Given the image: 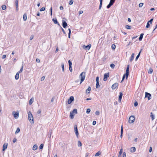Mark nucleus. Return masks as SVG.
I'll list each match as a JSON object with an SVG mask.
<instances>
[{
    "instance_id": "f257e3e1",
    "label": "nucleus",
    "mask_w": 157,
    "mask_h": 157,
    "mask_svg": "<svg viewBox=\"0 0 157 157\" xmlns=\"http://www.w3.org/2000/svg\"><path fill=\"white\" fill-rule=\"evenodd\" d=\"M28 119L32 124L34 123L33 117L30 111L28 113Z\"/></svg>"
},
{
    "instance_id": "f03ea898",
    "label": "nucleus",
    "mask_w": 157,
    "mask_h": 157,
    "mask_svg": "<svg viewBox=\"0 0 157 157\" xmlns=\"http://www.w3.org/2000/svg\"><path fill=\"white\" fill-rule=\"evenodd\" d=\"M86 76V73L84 72H82L80 75L79 76L80 77V83L81 84L85 80Z\"/></svg>"
},
{
    "instance_id": "7ed1b4c3",
    "label": "nucleus",
    "mask_w": 157,
    "mask_h": 157,
    "mask_svg": "<svg viewBox=\"0 0 157 157\" xmlns=\"http://www.w3.org/2000/svg\"><path fill=\"white\" fill-rule=\"evenodd\" d=\"M135 120V117L134 116H131L128 120V122L129 123L131 124L133 123Z\"/></svg>"
},
{
    "instance_id": "20e7f679",
    "label": "nucleus",
    "mask_w": 157,
    "mask_h": 157,
    "mask_svg": "<svg viewBox=\"0 0 157 157\" xmlns=\"http://www.w3.org/2000/svg\"><path fill=\"white\" fill-rule=\"evenodd\" d=\"M74 131L75 133L76 134L77 137H78L79 133L78 131L77 126L76 125H75L74 126Z\"/></svg>"
},
{
    "instance_id": "39448f33",
    "label": "nucleus",
    "mask_w": 157,
    "mask_h": 157,
    "mask_svg": "<svg viewBox=\"0 0 157 157\" xmlns=\"http://www.w3.org/2000/svg\"><path fill=\"white\" fill-rule=\"evenodd\" d=\"M91 46L90 44H89L86 46L83 45L82 46V48L86 50H89Z\"/></svg>"
},
{
    "instance_id": "423d86ee",
    "label": "nucleus",
    "mask_w": 157,
    "mask_h": 157,
    "mask_svg": "<svg viewBox=\"0 0 157 157\" xmlns=\"http://www.w3.org/2000/svg\"><path fill=\"white\" fill-rule=\"evenodd\" d=\"M115 1V0H110L109 4L107 6V8L108 9L110 8V7L113 5Z\"/></svg>"
},
{
    "instance_id": "0eeeda50",
    "label": "nucleus",
    "mask_w": 157,
    "mask_h": 157,
    "mask_svg": "<svg viewBox=\"0 0 157 157\" xmlns=\"http://www.w3.org/2000/svg\"><path fill=\"white\" fill-rule=\"evenodd\" d=\"M109 76V73H105L104 75L103 80L104 81H106L107 80V78Z\"/></svg>"
},
{
    "instance_id": "6e6552de",
    "label": "nucleus",
    "mask_w": 157,
    "mask_h": 157,
    "mask_svg": "<svg viewBox=\"0 0 157 157\" xmlns=\"http://www.w3.org/2000/svg\"><path fill=\"white\" fill-rule=\"evenodd\" d=\"M118 86V83L116 82L113 84L111 88L113 90H114L116 88H117Z\"/></svg>"
},
{
    "instance_id": "1a4fd4ad",
    "label": "nucleus",
    "mask_w": 157,
    "mask_h": 157,
    "mask_svg": "<svg viewBox=\"0 0 157 157\" xmlns=\"http://www.w3.org/2000/svg\"><path fill=\"white\" fill-rule=\"evenodd\" d=\"M151 95L150 94L147 93L145 92V98H147L149 100L151 99Z\"/></svg>"
},
{
    "instance_id": "9d476101",
    "label": "nucleus",
    "mask_w": 157,
    "mask_h": 157,
    "mask_svg": "<svg viewBox=\"0 0 157 157\" xmlns=\"http://www.w3.org/2000/svg\"><path fill=\"white\" fill-rule=\"evenodd\" d=\"M74 98L73 96H71L68 99L67 102L68 104H71L74 101Z\"/></svg>"
},
{
    "instance_id": "9b49d317",
    "label": "nucleus",
    "mask_w": 157,
    "mask_h": 157,
    "mask_svg": "<svg viewBox=\"0 0 157 157\" xmlns=\"http://www.w3.org/2000/svg\"><path fill=\"white\" fill-rule=\"evenodd\" d=\"M62 26L64 28H65L67 26V22L64 20H62Z\"/></svg>"
},
{
    "instance_id": "f8f14e48",
    "label": "nucleus",
    "mask_w": 157,
    "mask_h": 157,
    "mask_svg": "<svg viewBox=\"0 0 157 157\" xmlns=\"http://www.w3.org/2000/svg\"><path fill=\"white\" fill-rule=\"evenodd\" d=\"M123 95V94L122 92H120L119 93V95L118 101H119L121 102L122 98Z\"/></svg>"
},
{
    "instance_id": "ddd939ff",
    "label": "nucleus",
    "mask_w": 157,
    "mask_h": 157,
    "mask_svg": "<svg viewBox=\"0 0 157 157\" xmlns=\"http://www.w3.org/2000/svg\"><path fill=\"white\" fill-rule=\"evenodd\" d=\"M7 144H4L2 147V151H4L7 148Z\"/></svg>"
},
{
    "instance_id": "4468645a",
    "label": "nucleus",
    "mask_w": 157,
    "mask_h": 157,
    "mask_svg": "<svg viewBox=\"0 0 157 157\" xmlns=\"http://www.w3.org/2000/svg\"><path fill=\"white\" fill-rule=\"evenodd\" d=\"M134 56V53H133L132 54L131 56L130 57V58L129 59V61L130 62H132V60H133Z\"/></svg>"
},
{
    "instance_id": "2eb2a0df",
    "label": "nucleus",
    "mask_w": 157,
    "mask_h": 157,
    "mask_svg": "<svg viewBox=\"0 0 157 157\" xmlns=\"http://www.w3.org/2000/svg\"><path fill=\"white\" fill-rule=\"evenodd\" d=\"M14 117L15 119H17L19 117V113L17 112H14Z\"/></svg>"
},
{
    "instance_id": "dca6fc26",
    "label": "nucleus",
    "mask_w": 157,
    "mask_h": 157,
    "mask_svg": "<svg viewBox=\"0 0 157 157\" xmlns=\"http://www.w3.org/2000/svg\"><path fill=\"white\" fill-rule=\"evenodd\" d=\"M91 90V88L89 86L88 88L86 89V94H90V91Z\"/></svg>"
},
{
    "instance_id": "f3484780",
    "label": "nucleus",
    "mask_w": 157,
    "mask_h": 157,
    "mask_svg": "<svg viewBox=\"0 0 157 157\" xmlns=\"http://www.w3.org/2000/svg\"><path fill=\"white\" fill-rule=\"evenodd\" d=\"M136 150V148L135 147H132L130 148V151L131 152H134Z\"/></svg>"
},
{
    "instance_id": "a211bd4d",
    "label": "nucleus",
    "mask_w": 157,
    "mask_h": 157,
    "mask_svg": "<svg viewBox=\"0 0 157 157\" xmlns=\"http://www.w3.org/2000/svg\"><path fill=\"white\" fill-rule=\"evenodd\" d=\"M38 146L36 144H35L33 145V150H36L37 149Z\"/></svg>"
},
{
    "instance_id": "6ab92c4d",
    "label": "nucleus",
    "mask_w": 157,
    "mask_h": 157,
    "mask_svg": "<svg viewBox=\"0 0 157 157\" xmlns=\"http://www.w3.org/2000/svg\"><path fill=\"white\" fill-rule=\"evenodd\" d=\"M34 98H32L29 101V105H31L33 102Z\"/></svg>"
},
{
    "instance_id": "aec40b11",
    "label": "nucleus",
    "mask_w": 157,
    "mask_h": 157,
    "mask_svg": "<svg viewBox=\"0 0 157 157\" xmlns=\"http://www.w3.org/2000/svg\"><path fill=\"white\" fill-rule=\"evenodd\" d=\"M142 51V49H140V52H139L138 54L137 55V56H136V59H135L136 61L138 59V58H139V57L140 56V53H141V52Z\"/></svg>"
},
{
    "instance_id": "412c9836",
    "label": "nucleus",
    "mask_w": 157,
    "mask_h": 157,
    "mask_svg": "<svg viewBox=\"0 0 157 157\" xmlns=\"http://www.w3.org/2000/svg\"><path fill=\"white\" fill-rule=\"evenodd\" d=\"M150 114H151L150 117H151V118L152 120H154L155 118V116L153 114L152 112H151L150 113Z\"/></svg>"
},
{
    "instance_id": "4be33fe9",
    "label": "nucleus",
    "mask_w": 157,
    "mask_h": 157,
    "mask_svg": "<svg viewBox=\"0 0 157 157\" xmlns=\"http://www.w3.org/2000/svg\"><path fill=\"white\" fill-rule=\"evenodd\" d=\"M19 73H17L15 76V79L16 80H17L19 79Z\"/></svg>"
},
{
    "instance_id": "5701e85b",
    "label": "nucleus",
    "mask_w": 157,
    "mask_h": 157,
    "mask_svg": "<svg viewBox=\"0 0 157 157\" xmlns=\"http://www.w3.org/2000/svg\"><path fill=\"white\" fill-rule=\"evenodd\" d=\"M124 75H125L126 77V79H127L129 75V71H126L125 74H124Z\"/></svg>"
},
{
    "instance_id": "b1692460",
    "label": "nucleus",
    "mask_w": 157,
    "mask_h": 157,
    "mask_svg": "<svg viewBox=\"0 0 157 157\" xmlns=\"http://www.w3.org/2000/svg\"><path fill=\"white\" fill-rule=\"evenodd\" d=\"M144 35L143 33H141L140 35V36L139 37V40L140 41H141L143 37V36Z\"/></svg>"
},
{
    "instance_id": "393cba45",
    "label": "nucleus",
    "mask_w": 157,
    "mask_h": 157,
    "mask_svg": "<svg viewBox=\"0 0 157 157\" xmlns=\"http://www.w3.org/2000/svg\"><path fill=\"white\" fill-rule=\"evenodd\" d=\"M23 19L24 21H26L27 19V15L26 13H24L23 16Z\"/></svg>"
},
{
    "instance_id": "a878e982",
    "label": "nucleus",
    "mask_w": 157,
    "mask_h": 157,
    "mask_svg": "<svg viewBox=\"0 0 157 157\" xmlns=\"http://www.w3.org/2000/svg\"><path fill=\"white\" fill-rule=\"evenodd\" d=\"M23 64H22V67H21V69H20V70L18 71V73H19V74L21 73L23 70Z\"/></svg>"
},
{
    "instance_id": "bb28decb",
    "label": "nucleus",
    "mask_w": 157,
    "mask_h": 157,
    "mask_svg": "<svg viewBox=\"0 0 157 157\" xmlns=\"http://www.w3.org/2000/svg\"><path fill=\"white\" fill-rule=\"evenodd\" d=\"M70 116L71 119H72L74 118V114L71 112L70 113Z\"/></svg>"
},
{
    "instance_id": "cd10ccee",
    "label": "nucleus",
    "mask_w": 157,
    "mask_h": 157,
    "mask_svg": "<svg viewBox=\"0 0 157 157\" xmlns=\"http://www.w3.org/2000/svg\"><path fill=\"white\" fill-rule=\"evenodd\" d=\"M72 113H73V114L75 113L77 114V109H74L72 112H71Z\"/></svg>"
},
{
    "instance_id": "c85d7f7f",
    "label": "nucleus",
    "mask_w": 157,
    "mask_h": 157,
    "mask_svg": "<svg viewBox=\"0 0 157 157\" xmlns=\"http://www.w3.org/2000/svg\"><path fill=\"white\" fill-rule=\"evenodd\" d=\"M153 71V70L152 69L150 68L149 69L148 73L150 74H151L152 73Z\"/></svg>"
},
{
    "instance_id": "c756f323",
    "label": "nucleus",
    "mask_w": 157,
    "mask_h": 157,
    "mask_svg": "<svg viewBox=\"0 0 157 157\" xmlns=\"http://www.w3.org/2000/svg\"><path fill=\"white\" fill-rule=\"evenodd\" d=\"M52 21H53L54 23L55 24H57V23H58L57 20L56 18H53L52 19Z\"/></svg>"
},
{
    "instance_id": "7c9ffc66",
    "label": "nucleus",
    "mask_w": 157,
    "mask_h": 157,
    "mask_svg": "<svg viewBox=\"0 0 157 157\" xmlns=\"http://www.w3.org/2000/svg\"><path fill=\"white\" fill-rule=\"evenodd\" d=\"M18 1L17 0H16L15 1V5L16 7L17 10V7H18Z\"/></svg>"
},
{
    "instance_id": "2f4dec72",
    "label": "nucleus",
    "mask_w": 157,
    "mask_h": 157,
    "mask_svg": "<svg viewBox=\"0 0 157 157\" xmlns=\"http://www.w3.org/2000/svg\"><path fill=\"white\" fill-rule=\"evenodd\" d=\"M102 0H100V5H99V10H100L101 8V7L102 6Z\"/></svg>"
},
{
    "instance_id": "473e14b6",
    "label": "nucleus",
    "mask_w": 157,
    "mask_h": 157,
    "mask_svg": "<svg viewBox=\"0 0 157 157\" xmlns=\"http://www.w3.org/2000/svg\"><path fill=\"white\" fill-rule=\"evenodd\" d=\"M68 30L69 31V32L68 33V38H70V35H71V30L70 29H68Z\"/></svg>"
},
{
    "instance_id": "72a5a7b5",
    "label": "nucleus",
    "mask_w": 157,
    "mask_h": 157,
    "mask_svg": "<svg viewBox=\"0 0 157 157\" xmlns=\"http://www.w3.org/2000/svg\"><path fill=\"white\" fill-rule=\"evenodd\" d=\"M78 147H81L82 146V143L79 140L78 141Z\"/></svg>"
},
{
    "instance_id": "f704fd0d",
    "label": "nucleus",
    "mask_w": 157,
    "mask_h": 157,
    "mask_svg": "<svg viewBox=\"0 0 157 157\" xmlns=\"http://www.w3.org/2000/svg\"><path fill=\"white\" fill-rule=\"evenodd\" d=\"M99 82H96V87L97 88H98L99 87Z\"/></svg>"
},
{
    "instance_id": "c9c22d12",
    "label": "nucleus",
    "mask_w": 157,
    "mask_h": 157,
    "mask_svg": "<svg viewBox=\"0 0 157 157\" xmlns=\"http://www.w3.org/2000/svg\"><path fill=\"white\" fill-rule=\"evenodd\" d=\"M125 28L126 29H130L131 28V27L128 25H126L125 26Z\"/></svg>"
},
{
    "instance_id": "e433bc0d",
    "label": "nucleus",
    "mask_w": 157,
    "mask_h": 157,
    "mask_svg": "<svg viewBox=\"0 0 157 157\" xmlns=\"http://www.w3.org/2000/svg\"><path fill=\"white\" fill-rule=\"evenodd\" d=\"M111 48H112L113 50L115 49V48H116V45H115L114 44H113L112 45Z\"/></svg>"
},
{
    "instance_id": "4c0bfd02",
    "label": "nucleus",
    "mask_w": 157,
    "mask_h": 157,
    "mask_svg": "<svg viewBox=\"0 0 157 157\" xmlns=\"http://www.w3.org/2000/svg\"><path fill=\"white\" fill-rule=\"evenodd\" d=\"M20 131V129L19 128H18L16 131L15 134H16L17 133H18Z\"/></svg>"
},
{
    "instance_id": "58836bf2",
    "label": "nucleus",
    "mask_w": 157,
    "mask_h": 157,
    "mask_svg": "<svg viewBox=\"0 0 157 157\" xmlns=\"http://www.w3.org/2000/svg\"><path fill=\"white\" fill-rule=\"evenodd\" d=\"M44 147V144H41L39 147V149H43Z\"/></svg>"
},
{
    "instance_id": "ea45409f",
    "label": "nucleus",
    "mask_w": 157,
    "mask_h": 157,
    "mask_svg": "<svg viewBox=\"0 0 157 157\" xmlns=\"http://www.w3.org/2000/svg\"><path fill=\"white\" fill-rule=\"evenodd\" d=\"M2 8L3 10H5L6 9V6L5 5H3L2 6Z\"/></svg>"
},
{
    "instance_id": "a19ab883",
    "label": "nucleus",
    "mask_w": 157,
    "mask_h": 157,
    "mask_svg": "<svg viewBox=\"0 0 157 157\" xmlns=\"http://www.w3.org/2000/svg\"><path fill=\"white\" fill-rule=\"evenodd\" d=\"M90 112V109H87L86 110V113L87 114H89Z\"/></svg>"
},
{
    "instance_id": "79ce46f5",
    "label": "nucleus",
    "mask_w": 157,
    "mask_h": 157,
    "mask_svg": "<svg viewBox=\"0 0 157 157\" xmlns=\"http://www.w3.org/2000/svg\"><path fill=\"white\" fill-rule=\"evenodd\" d=\"M153 18H151L148 22L149 23H150L151 24H152V21H153Z\"/></svg>"
},
{
    "instance_id": "37998d69",
    "label": "nucleus",
    "mask_w": 157,
    "mask_h": 157,
    "mask_svg": "<svg viewBox=\"0 0 157 157\" xmlns=\"http://www.w3.org/2000/svg\"><path fill=\"white\" fill-rule=\"evenodd\" d=\"M73 3V0H71L69 1V5H71Z\"/></svg>"
},
{
    "instance_id": "c03bdc74",
    "label": "nucleus",
    "mask_w": 157,
    "mask_h": 157,
    "mask_svg": "<svg viewBox=\"0 0 157 157\" xmlns=\"http://www.w3.org/2000/svg\"><path fill=\"white\" fill-rule=\"evenodd\" d=\"M150 23H149L148 22H147V25L146 26V27L147 28H148L149 27H150V24H149Z\"/></svg>"
},
{
    "instance_id": "a18cd8bd",
    "label": "nucleus",
    "mask_w": 157,
    "mask_h": 157,
    "mask_svg": "<svg viewBox=\"0 0 157 157\" xmlns=\"http://www.w3.org/2000/svg\"><path fill=\"white\" fill-rule=\"evenodd\" d=\"M143 4H144L143 3H140L139 5V6L140 7H141L143 6Z\"/></svg>"
},
{
    "instance_id": "49530a36",
    "label": "nucleus",
    "mask_w": 157,
    "mask_h": 157,
    "mask_svg": "<svg viewBox=\"0 0 157 157\" xmlns=\"http://www.w3.org/2000/svg\"><path fill=\"white\" fill-rule=\"evenodd\" d=\"M138 105V103L137 101H136L134 103V106L135 107L137 106Z\"/></svg>"
},
{
    "instance_id": "de8ad7c7",
    "label": "nucleus",
    "mask_w": 157,
    "mask_h": 157,
    "mask_svg": "<svg viewBox=\"0 0 157 157\" xmlns=\"http://www.w3.org/2000/svg\"><path fill=\"white\" fill-rule=\"evenodd\" d=\"M62 68V69L63 71H64V64L63 63H62L61 65Z\"/></svg>"
},
{
    "instance_id": "09e8293b",
    "label": "nucleus",
    "mask_w": 157,
    "mask_h": 157,
    "mask_svg": "<svg viewBox=\"0 0 157 157\" xmlns=\"http://www.w3.org/2000/svg\"><path fill=\"white\" fill-rule=\"evenodd\" d=\"M110 66L112 68H113L114 67L115 65L114 64L112 63L110 65Z\"/></svg>"
},
{
    "instance_id": "8fccbe9b",
    "label": "nucleus",
    "mask_w": 157,
    "mask_h": 157,
    "mask_svg": "<svg viewBox=\"0 0 157 157\" xmlns=\"http://www.w3.org/2000/svg\"><path fill=\"white\" fill-rule=\"evenodd\" d=\"M69 66H71L72 64V63L71 62L70 60H69L68 61Z\"/></svg>"
},
{
    "instance_id": "3c124183",
    "label": "nucleus",
    "mask_w": 157,
    "mask_h": 157,
    "mask_svg": "<svg viewBox=\"0 0 157 157\" xmlns=\"http://www.w3.org/2000/svg\"><path fill=\"white\" fill-rule=\"evenodd\" d=\"M122 152H123V149H122V148H121L120 150V151L119 152V154L121 155L122 153Z\"/></svg>"
},
{
    "instance_id": "603ef678",
    "label": "nucleus",
    "mask_w": 157,
    "mask_h": 157,
    "mask_svg": "<svg viewBox=\"0 0 157 157\" xmlns=\"http://www.w3.org/2000/svg\"><path fill=\"white\" fill-rule=\"evenodd\" d=\"M69 69L70 72H72V68L71 67V66H69Z\"/></svg>"
},
{
    "instance_id": "864d4df0",
    "label": "nucleus",
    "mask_w": 157,
    "mask_h": 157,
    "mask_svg": "<svg viewBox=\"0 0 157 157\" xmlns=\"http://www.w3.org/2000/svg\"><path fill=\"white\" fill-rule=\"evenodd\" d=\"M129 65H128L127 66V69H126V71H129Z\"/></svg>"
},
{
    "instance_id": "5fc2aeb1",
    "label": "nucleus",
    "mask_w": 157,
    "mask_h": 157,
    "mask_svg": "<svg viewBox=\"0 0 157 157\" xmlns=\"http://www.w3.org/2000/svg\"><path fill=\"white\" fill-rule=\"evenodd\" d=\"M45 10V8H44V7H42V8H41L40 9V11H44Z\"/></svg>"
},
{
    "instance_id": "6e6d98bb",
    "label": "nucleus",
    "mask_w": 157,
    "mask_h": 157,
    "mask_svg": "<svg viewBox=\"0 0 157 157\" xmlns=\"http://www.w3.org/2000/svg\"><path fill=\"white\" fill-rule=\"evenodd\" d=\"M100 114V112L98 111H97L95 112V114L96 115H98Z\"/></svg>"
},
{
    "instance_id": "4d7b16f0",
    "label": "nucleus",
    "mask_w": 157,
    "mask_h": 157,
    "mask_svg": "<svg viewBox=\"0 0 157 157\" xmlns=\"http://www.w3.org/2000/svg\"><path fill=\"white\" fill-rule=\"evenodd\" d=\"M122 157H126V153L125 152H124L123 153Z\"/></svg>"
},
{
    "instance_id": "13d9d810",
    "label": "nucleus",
    "mask_w": 157,
    "mask_h": 157,
    "mask_svg": "<svg viewBox=\"0 0 157 157\" xmlns=\"http://www.w3.org/2000/svg\"><path fill=\"white\" fill-rule=\"evenodd\" d=\"M100 155V153L99 152H98L95 154V156H98Z\"/></svg>"
},
{
    "instance_id": "bf43d9fd",
    "label": "nucleus",
    "mask_w": 157,
    "mask_h": 157,
    "mask_svg": "<svg viewBox=\"0 0 157 157\" xmlns=\"http://www.w3.org/2000/svg\"><path fill=\"white\" fill-rule=\"evenodd\" d=\"M33 37H34L33 35H31L30 37V40H32L33 39Z\"/></svg>"
},
{
    "instance_id": "052dcab7",
    "label": "nucleus",
    "mask_w": 157,
    "mask_h": 157,
    "mask_svg": "<svg viewBox=\"0 0 157 157\" xmlns=\"http://www.w3.org/2000/svg\"><path fill=\"white\" fill-rule=\"evenodd\" d=\"M123 126L122 125L121 127V133L123 134Z\"/></svg>"
},
{
    "instance_id": "680f3d73",
    "label": "nucleus",
    "mask_w": 157,
    "mask_h": 157,
    "mask_svg": "<svg viewBox=\"0 0 157 157\" xmlns=\"http://www.w3.org/2000/svg\"><path fill=\"white\" fill-rule=\"evenodd\" d=\"M61 28L62 30V32H63V33L64 34H66V33H65L64 30L63 29V28H62L61 27Z\"/></svg>"
},
{
    "instance_id": "e2e57ef3",
    "label": "nucleus",
    "mask_w": 157,
    "mask_h": 157,
    "mask_svg": "<svg viewBox=\"0 0 157 157\" xmlns=\"http://www.w3.org/2000/svg\"><path fill=\"white\" fill-rule=\"evenodd\" d=\"M16 141L17 139L15 138H14L13 140V143H15L16 142Z\"/></svg>"
},
{
    "instance_id": "0e129e2a",
    "label": "nucleus",
    "mask_w": 157,
    "mask_h": 157,
    "mask_svg": "<svg viewBox=\"0 0 157 157\" xmlns=\"http://www.w3.org/2000/svg\"><path fill=\"white\" fill-rule=\"evenodd\" d=\"M52 130L51 129L49 131V133L50 134L52 135Z\"/></svg>"
},
{
    "instance_id": "69168bd1",
    "label": "nucleus",
    "mask_w": 157,
    "mask_h": 157,
    "mask_svg": "<svg viewBox=\"0 0 157 157\" xmlns=\"http://www.w3.org/2000/svg\"><path fill=\"white\" fill-rule=\"evenodd\" d=\"M36 61L38 63H39L40 62V60L38 59H36Z\"/></svg>"
},
{
    "instance_id": "338daca9",
    "label": "nucleus",
    "mask_w": 157,
    "mask_h": 157,
    "mask_svg": "<svg viewBox=\"0 0 157 157\" xmlns=\"http://www.w3.org/2000/svg\"><path fill=\"white\" fill-rule=\"evenodd\" d=\"M45 78V77L44 76H43L42 77H41V81H43L44 79Z\"/></svg>"
},
{
    "instance_id": "774afa93",
    "label": "nucleus",
    "mask_w": 157,
    "mask_h": 157,
    "mask_svg": "<svg viewBox=\"0 0 157 157\" xmlns=\"http://www.w3.org/2000/svg\"><path fill=\"white\" fill-rule=\"evenodd\" d=\"M96 121H94L93 122L92 124L93 125H95L96 124Z\"/></svg>"
}]
</instances>
